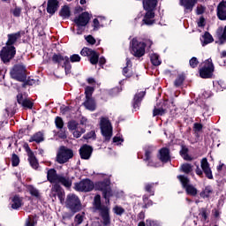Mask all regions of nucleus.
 Masks as SVG:
<instances>
[{"label":"nucleus","mask_w":226,"mask_h":226,"mask_svg":"<svg viewBox=\"0 0 226 226\" xmlns=\"http://www.w3.org/2000/svg\"><path fill=\"white\" fill-rule=\"evenodd\" d=\"M151 45H153V41L151 40H147L144 42L137 38H133L130 41L129 49L132 56L134 57H143L146 54V47L151 49Z\"/></svg>","instance_id":"nucleus-1"},{"label":"nucleus","mask_w":226,"mask_h":226,"mask_svg":"<svg viewBox=\"0 0 226 226\" xmlns=\"http://www.w3.org/2000/svg\"><path fill=\"white\" fill-rule=\"evenodd\" d=\"M158 0H143V8L146 10L147 13L143 19V23L147 26H153L154 24V9Z\"/></svg>","instance_id":"nucleus-2"},{"label":"nucleus","mask_w":226,"mask_h":226,"mask_svg":"<svg viewBox=\"0 0 226 226\" xmlns=\"http://www.w3.org/2000/svg\"><path fill=\"white\" fill-rule=\"evenodd\" d=\"M47 178L49 183L57 184L61 183L65 188H70L72 186V180L69 177L57 175V171L54 169H50L47 172Z\"/></svg>","instance_id":"nucleus-3"},{"label":"nucleus","mask_w":226,"mask_h":226,"mask_svg":"<svg viewBox=\"0 0 226 226\" xmlns=\"http://www.w3.org/2000/svg\"><path fill=\"white\" fill-rule=\"evenodd\" d=\"M94 206L95 209L100 211L104 225L110 223V216L109 215V207L102 205V197L96 195L94 199Z\"/></svg>","instance_id":"nucleus-4"},{"label":"nucleus","mask_w":226,"mask_h":226,"mask_svg":"<svg viewBox=\"0 0 226 226\" xmlns=\"http://www.w3.org/2000/svg\"><path fill=\"white\" fill-rule=\"evenodd\" d=\"M10 73L11 79L18 80L19 82H24L26 81V79H27V75L26 74V66L22 64H15L11 68Z\"/></svg>","instance_id":"nucleus-5"},{"label":"nucleus","mask_w":226,"mask_h":226,"mask_svg":"<svg viewBox=\"0 0 226 226\" xmlns=\"http://www.w3.org/2000/svg\"><path fill=\"white\" fill-rule=\"evenodd\" d=\"M177 179L180 181L183 188L185 189L187 195H190L191 197H196L197 193H199V190H197L193 185L190 184V178L185 175H179Z\"/></svg>","instance_id":"nucleus-6"},{"label":"nucleus","mask_w":226,"mask_h":226,"mask_svg":"<svg viewBox=\"0 0 226 226\" xmlns=\"http://www.w3.org/2000/svg\"><path fill=\"white\" fill-rule=\"evenodd\" d=\"M66 206L72 211V213H79L82 209V204L80 203V200L79 196L75 194L67 195L66 199Z\"/></svg>","instance_id":"nucleus-7"},{"label":"nucleus","mask_w":226,"mask_h":226,"mask_svg":"<svg viewBox=\"0 0 226 226\" xmlns=\"http://www.w3.org/2000/svg\"><path fill=\"white\" fill-rule=\"evenodd\" d=\"M97 190L102 192L103 197L106 200V203L109 204L110 197H112V189H110V180L105 179L104 181L98 182L95 185Z\"/></svg>","instance_id":"nucleus-8"},{"label":"nucleus","mask_w":226,"mask_h":226,"mask_svg":"<svg viewBox=\"0 0 226 226\" xmlns=\"http://www.w3.org/2000/svg\"><path fill=\"white\" fill-rule=\"evenodd\" d=\"M101 132L105 138V140H109L112 138V124L107 117H102L100 121Z\"/></svg>","instance_id":"nucleus-9"},{"label":"nucleus","mask_w":226,"mask_h":226,"mask_svg":"<svg viewBox=\"0 0 226 226\" xmlns=\"http://www.w3.org/2000/svg\"><path fill=\"white\" fill-rule=\"evenodd\" d=\"M213 72H215V65H213V60L209 58L200 70V76L201 79H211V77H213Z\"/></svg>","instance_id":"nucleus-10"},{"label":"nucleus","mask_w":226,"mask_h":226,"mask_svg":"<svg viewBox=\"0 0 226 226\" xmlns=\"http://www.w3.org/2000/svg\"><path fill=\"white\" fill-rule=\"evenodd\" d=\"M72 158H73V151H72V149L64 147H60L56 154L57 163H66V162Z\"/></svg>","instance_id":"nucleus-11"},{"label":"nucleus","mask_w":226,"mask_h":226,"mask_svg":"<svg viewBox=\"0 0 226 226\" xmlns=\"http://www.w3.org/2000/svg\"><path fill=\"white\" fill-rule=\"evenodd\" d=\"M94 189V183L90 179H83L78 183L74 184V190L76 192H91Z\"/></svg>","instance_id":"nucleus-12"},{"label":"nucleus","mask_w":226,"mask_h":226,"mask_svg":"<svg viewBox=\"0 0 226 226\" xmlns=\"http://www.w3.org/2000/svg\"><path fill=\"white\" fill-rule=\"evenodd\" d=\"M16 53L15 47L7 45L0 51V57L4 63H10L15 57Z\"/></svg>","instance_id":"nucleus-13"},{"label":"nucleus","mask_w":226,"mask_h":226,"mask_svg":"<svg viewBox=\"0 0 226 226\" xmlns=\"http://www.w3.org/2000/svg\"><path fill=\"white\" fill-rule=\"evenodd\" d=\"M80 54L84 57H89L91 64H98L99 55L96 53V51L89 48H83Z\"/></svg>","instance_id":"nucleus-14"},{"label":"nucleus","mask_w":226,"mask_h":226,"mask_svg":"<svg viewBox=\"0 0 226 226\" xmlns=\"http://www.w3.org/2000/svg\"><path fill=\"white\" fill-rule=\"evenodd\" d=\"M79 154L82 160H89V158H91V154H93V147L89 145H84L79 149Z\"/></svg>","instance_id":"nucleus-15"},{"label":"nucleus","mask_w":226,"mask_h":226,"mask_svg":"<svg viewBox=\"0 0 226 226\" xmlns=\"http://www.w3.org/2000/svg\"><path fill=\"white\" fill-rule=\"evenodd\" d=\"M89 13L83 12L81 15H79L78 18L74 19L75 24L77 26H87L90 20Z\"/></svg>","instance_id":"nucleus-16"},{"label":"nucleus","mask_w":226,"mask_h":226,"mask_svg":"<svg viewBox=\"0 0 226 226\" xmlns=\"http://www.w3.org/2000/svg\"><path fill=\"white\" fill-rule=\"evenodd\" d=\"M201 169L208 179H213V171H211V168H209V162H207V158L201 160Z\"/></svg>","instance_id":"nucleus-17"},{"label":"nucleus","mask_w":226,"mask_h":226,"mask_svg":"<svg viewBox=\"0 0 226 226\" xmlns=\"http://www.w3.org/2000/svg\"><path fill=\"white\" fill-rule=\"evenodd\" d=\"M196 4L197 0H179V4L185 8V13L192 11Z\"/></svg>","instance_id":"nucleus-18"},{"label":"nucleus","mask_w":226,"mask_h":226,"mask_svg":"<svg viewBox=\"0 0 226 226\" xmlns=\"http://www.w3.org/2000/svg\"><path fill=\"white\" fill-rule=\"evenodd\" d=\"M217 17L220 20H226V2H221L217 6Z\"/></svg>","instance_id":"nucleus-19"},{"label":"nucleus","mask_w":226,"mask_h":226,"mask_svg":"<svg viewBox=\"0 0 226 226\" xmlns=\"http://www.w3.org/2000/svg\"><path fill=\"white\" fill-rule=\"evenodd\" d=\"M59 8V2L57 0H48L47 11L50 15H54Z\"/></svg>","instance_id":"nucleus-20"},{"label":"nucleus","mask_w":226,"mask_h":226,"mask_svg":"<svg viewBox=\"0 0 226 226\" xmlns=\"http://www.w3.org/2000/svg\"><path fill=\"white\" fill-rule=\"evenodd\" d=\"M153 151H154V147H147L145 148V161L148 162L147 165L149 167H154V164L152 163L153 160H151V158H153Z\"/></svg>","instance_id":"nucleus-21"},{"label":"nucleus","mask_w":226,"mask_h":226,"mask_svg":"<svg viewBox=\"0 0 226 226\" xmlns=\"http://www.w3.org/2000/svg\"><path fill=\"white\" fill-rule=\"evenodd\" d=\"M69 58L70 57L63 56L61 53H54L51 57V60L56 64H61L62 63H67Z\"/></svg>","instance_id":"nucleus-22"},{"label":"nucleus","mask_w":226,"mask_h":226,"mask_svg":"<svg viewBox=\"0 0 226 226\" xmlns=\"http://www.w3.org/2000/svg\"><path fill=\"white\" fill-rule=\"evenodd\" d=\"M17 98L18 103H19V105H22V107H25L26 109H33V102L31 100L24 98L22 94H18Z\"/></svg>","instance_id":"nucleus-23"},{"label":"nucleus","mask_w":226,"mask_h":226,"mask_svg":"<svg viewBox=\"0 0 226 226\" xmlns=\"http://www.w3.org/2000/svg\"><path fill=\"white\" fill-rule=\"evenodd\" d=\"M7 36H8V41L6 42V45L9 47H13L12 45L17 42V40H20L21 34L20 32H17L14 34H10Z\"/></svg>","instance_id":"nucleus-24"},{"label":"nucleus","mask_w":226,"mask_h":226,"mask_svg":"<svg viewBox=\"0 0 226 226\" xmlns=\"http://www.w3.org/2000/svg\"><path fill=\"white\" fill-rule=\"evenodd\" d=\"M123 75L127 79L133 77V71L132 70V60L126 58V66L123 69Z\"/></svg>","instance_id":"nucleus-25"},{"label":"nucleus","mask_w":226,"mask_h":226,"mask_svg":"<svg viewBox=\"0 0 226 226\" xmlns=\"http://www.w3.org/2000/svg\"><path fill=\"white\" fill-rule=\"evenodd\" d=\"M160 160L163 163H167L169 160H170V152L169 151V148H162L160 150Z\"/></svg>","instance_id":"nucleus-26"},{"label":"nucleus","mask_w":226,"mask_h":226,"mask_svg":"<svg viewBox=\"0 0 226 226\" xmlns=\"http://www.w3.org/2000/svg\"><path fill=\"white\" fill-rule=\"evenodd\" d=\"M28 162L32 167V169H38L39 164H38V160H36V157L34 156V154L28 149Z\"/></svg>","instance_id":"nucleus-27"},{"label":"nucleus","mask_w":226,"mask_h":226,"mask_svg":"<svg viewBox=\"0 0 226 226\" xmlns=\"http://www.w3.org/2000/svg\"><path fill=\"white\" fill-rule=\"evenodd\" d=\"M146 96V92L142 91L134 96V102H133V109L137 110L139 109V106L140 105V102H142V97Z\"/></svg>","instance_id":"nucleus-28"},{"label":"nucleus","mask_w":226,"mask_h":226,"mask_svg":"<svg viewBox=\"0 0 226 226\" xmlns=\"http://www.w3.org/2000/svg\"><path fill=\"white\" fill-rule=\"evenodd\" d=\"M83 105L87 109V110H91L92 112L96 110V102H94V99H92V97L87 98Z\"/></svg>","instance_id":"nucleus-29"},{"label":"nucleus","mask_w":226,"mask_h":226,"mask_svg":"<svg viewBox=\"0 0 226 226\" xmlns=\"http://www.w3.org/2000/svg\"><path fill=\"white\" fill-rule=\"evenodd\" d=\"M213 36L208 32L205 33L200 39L202 47H206L208 43H213Z\"/></svg>","instance_id":"nucleus-30"},{"label":"nucleus","mask_w":226,"mask_h":226,"mask_svg":"<svg viewBox=\"0 0 226 226\" xmlns=\"http://www.w3.org/2000/svg\"><path fill=\"white\" fill-rule=\"evenodd\" d=\"M43 140H45L43 133L38 132L30 138L29 142H36L37 144H40V142H43Z\"/></svg>","instance_id":"nucleus-31"},{"label":"nucleus","mask_w":226,"mask_h":226,"mask_svg":"<svg viewBox=\"0 0 226 226\" xmlns=\"http://www.w3.org/2000/svg\"><path fill=\"white\" fill-rule=\"evenodd\" d=\"M11 207L12 209H19L22 206V200L19 196H14L11 199Z\"/></svg>","instance_id":"nucleus-32"},{"label":"nucleus","mask_w":226,"mask_h":226,"mask_svg":"<svg viewBox=\"0 0 226 226\" xmlns=\"http://www.w3.org/2000/svg\"><path fill=\"white\" fill-rule=\"evenodd\" d=\"M212 193L213 187L208 185L202 190V192L200 193V197H201V199H208V197H211Z\"/></svg>","instance_id":"nucleus-33"},{"label":"nucleus","mask_w":226,"mask_h":226,"mask_svg":"<svg viewBox=\"0 0 226 226\" xmlns=\"http://www.w3.org/2000/svg\"><path fill=\"white\" fill-rule=\"evenodd\" d=\"M27 190L33 197H35V199H41V194L40 193V191L36 189L34 186L28 185Z\"/></svg>","instance_id":"nucleus-34"},{"label":"nucleus","mask_w":226,"mask_h":226,"mask_svg":"<svg viewBox=\"0 0 226 226\" xmlns=\"http://www.w3.org/2000/svg\"><path fill=\"white\" fill-rule=\"evenodd\" d=\"M199 216H200L201 222H207V217L209 216V211L206 208H201L200 210Z\"/></svg>","instance_id":"nucleus-35"},{"label":"nucleus","mask_w":226,"mask_h":226,"mask_svg":"<svg viewBox=\"0 0 226 226\" xmlns=\"http://www.w3.org/2000/svg\"><path fill=\"white\" fill-rule=\"evenodd\" d=\"M180 169L185 174H190V172L193 170V166L190 163H184L181 165Z\"/></svg>","instance_id":"nucleus-36"},{"label":"nucleus","mask_w":226,"mask_h":226,"mask_svg":"<svg viewBox=\"0 0 226 226\" xmlns=\"http://www.w3.org/2000/svg\"><path fill=\"white\" fill-rule=\"evenodd\" d=\"M70 15V7L66 5L64 6L60 11V16L63 17V19H69Z\"/></svg>","instance_id":"nucleus-37"},{"label":"nucleus","mask_w":226,"mask_h":226,"mask_svg":"<svg viewBox=\"0 0 226 226\" xmlns=\"http://www.w3.org/2000/svg\"><path fill=\"white\" fill-rule=\"evenodd\" d=\"M151 63L154 64V66H160L162 64V61L160 60L158 55L156 54H152L150 56Z\"/></svg>","instance_id":"nucleus-38"},{"label":"nucleus","mask_w":226,"mask_h":226,"mask_svg":"<svg viewBox=\"0 0 226 226\" xmlns=\"http://www.w3.org/2000/svg\"><path fill=\"white\" fill-rule=\"evenodd\" d=\"M180 154L184 160H186L187 162H192V157L188 154V148L183 147L180 151Z\"/></svg>","instance_id":"nucleus-39"},{"label":"nucleus","mask_w":226,"mask_h":226,"mask_svg":"<svg viewBox=\"0 0 226 226\" xmlns=\"http://www.w3.org/2000/svg\"><path fill=\"white\" fill-rule=\"evenodd\" d=\"M55 124L58 130H63V127L64 126V122L63 121V118H61V117H56Z\"/></svg>","instance_id":"nucleus-40"},{"label":"nucleus","mask_w":226,"mask_h":226,"mask_svg":"<svg viewBox=\"0 0 226 226\" xmlns=\"http://www.w3.org/2000/svg\"><path fill=\"white\" fill-rule=\"evenodd\" d=\"M67 126L71 132H73L77 130V128H79V123H77L74 120H72L68 123Z\"/></svg>","instance_id":"nucleus-41"},{"label":"nucleus","mask_w":226,"mask_h":226,"mask_svg":"<svg viewBox=\"0 0 226 226\" xmlns=\"http://www.w3.org/2000/svg\"><path fill=\"white\" fill-rule=\"evenodd\" d=\"M83 133H86V130L82 128L80 129L78 127L77 130H74V132H72V135L76 139H79V137L82 136Z\"/></svg>","instance_id":"nucleus-42"},{"label":"nucleus","mask_w":226,"mask_h":226,"mask_svg":"<svg viewBox=\"0 0 226 226\" xmlns=\"http://www.w3.org/2000/svg\"><path fill=\"white\" fill-rule=\"evenodd\" d=\"M153 188H154V183L146 184L145 185L146 192L150 193V195H154V191H153Z\"/></svg>","instance_id":"nucleus-43"},{"label":"nucleus","mask_w":226,"mask_h":226,"mask_svg":"<svg viewBox=\"0 0 226 226\" xmlns=\"http://www.w3.org/2000/svg\"><path fill=\"white\" fill-rule=\"evenodd\" d=\"M165 109L160 108H154V110H153V116L154 117H156V116H163L165 114Z\"/></svg>","instance_id":"nucleus-44"},{"label":"nucleus","mask_w":226,"mask_h":226,"mask_svg":"<svg viewBox=\"0 0 226 226\" xmlns=\"http://www.w3.org/2000/svg\"><path fill=\"white\" fill-rule=\"evenodd\" d=\"M63 68L65 70L66 75L72 72V64H70V58L67 59V62L64 63Z\"/></svg>","instance_id":"nucleus-45"},{"label":"nucleus","mask_w":226,"mask_h":226,"mask_svg":"<svg viewBox=\"0 0 226 226\" xmlns=\"http://www.w3.org/2000/svg\"><path fill=\"white\" fill-rule=\"evenodd\" d=\"M185 82V76L183 75H178V77L176 79L174 85L176 87H179Z\"/></svg>","instance_id":"nucleus-46"},{"label":"nucleus","mask_w":226,"mask_h":226,"mask_svg":"<svg viewBox=\"0 0 226 226\" xmlns=\"http://www.w3.org/2000/svg\"><path fill=\"white\" fill-rule=\"evenodd\" d=\"M94 91V88H93L92 87H87L85 89L86 99L91 98V96H93Z\"/></svg>","instance_id":"nucleus-47"},{"label":"nucleus","mask_w":226,"mask_h":226,"mask_svg":"<svg viewBox=\"0 0 226 226\" xmlns=\"http://www.w3.org/2000/svg\"><path fill=\"white\" fill-rule=\"evenodd\" d=\"M74 221L77 225H80L84 222V213L76 215Z\"/></svg>","instance_id":"nucleus-48"},{"label":"nucleus","mask_w":226,"mask_h":226,"mask_svg":"<svg viewBox=\"0 0 226 226\" xmlns=\"http://www.w3.org/2000/svg\"><path fill=\"white\" fill-rule=\"evenodd\" d=\"M11 163H12V167H18L19 163H20V159L15 154H12Z\"/></svg>","instance_id":"nucleus-49"},{"label":"nucleus","mask_w":226,"mask_h":226,"mask_svg":"<svg viewBox=\"0 0 226 226\" xmlns=\"http://www.w3.org/2000/svg\"><path fill=\"white\" fill-rule=\"evenodd\" d=\"M214 86L215 87H217L218 91H223V89H226V85L223 81H218Z\"/></svg>","instance_id":"nucleus-50"},{"label":"nucleus","mask_w":226,"mask_h":226,"mask_svg":"<svg viewBox=\"0 0 226 226\" xmlns=\"http://www.w3.org/2000/svg\"><path fill=\"white\" fill-rule=\"evenodd\" d=\"M71 61V63H80V56L74 54L72 55L69 58V62Z\"/></svg>","instance_id":"nucleus-51"},{"label":"nucleus","mask_w":226,"mask_h":226,"mask_svg":"<svg viewBox=\"0 0 226 226\" xmlns=\"http://www.w3.org/2000/svg\"><path fill=\"white\" fill-rule=\"evenodd\" d=\"M113 211L116 215H118L121 216V215H123V213H124V208L119 207V206H116L114 208H113Z\"/></svg>","instance_id":"nucleus-52"},{"label":"nucleus","mask_w":226,"mask_h":226,"mask_svg":"<svg viewBox=\"0 0 226 226\" xmlns=\"http://www.w3.org/2000/svg\"><path fill=\"white\" fill-rule=\"evenodd\" d=\"M85 40L90 45H94V43H96V39H94V37H93V35L85 36Z\"/></svg>","instance_id":"nucleus-53"},{"label":"nucleus","mask_w":226,"mask_h":226,"mask_svg":"<svg viewBox=\"0 0 226 226\" xmlns=\"http://www.w3.org/2000/svg\"><path fill=\"white\" fill-rule=\"evenodd\" d=\"M147 226H162L158 221H154L151 219L147 220Z\"/></svg>","instance_id":"nucleus-54"},{"label":"nucleus","mask_w":226,"mask_h":226,"mask_svg":"<svg viewBox=\"0 0 226 226\" xmlns=\"http://www.w3.org/2000/svg\"><path fill=\"white\" fill-rule=\"evenodd\" d=\"M189 63L192 68H197V65L199 64V60H197V57H192L191 58Z\"/></svg>","instance_id":"nucleus-55"},{"label":"nucleus","mask_w":226,"mask_h":226,"mask_svg":"<svg viewBox=\"0 0 226 226\" xmlns=\"http://www.w3.org/2000/svg\"><path fill=\"white\" fill-rule=\"evenodd\" d=\"M51 192H55L56 193H60L63 192V189H61V185L55 184L51 189Z\"/></svg>","instance_id":"nucleus-56"},{"label":"nucleus","mask_w":226,"mask_h":226,"mask_svg":"<svg viewBox=\"0 0 226 226\" xmlns=\"http://www.w3.org/2000/svg\"><path fill=\"white\" fill-rule=\"evenodd\" d=\"M20 13H22V9L19 7H16L12 11L14 17H20Z\"/></svg>","instance_id":"nucleus-57"},{"label":"nucleus","mask_w":226,"mask_h":226,"mask_svg":"<svg viewBox=\"0 0 226 226\" xmlns=\"http://www.w3.org/2000/svg\"><path fill=\"white\" fill-rule=\"evenodd\" d=\"M93 26L94 31H98V29H100V21H98V19H94Z\"/></svg>","instance_id":"nucleus-58"},{"label":"nucleus","mask_w":226,"mask_h":226,"mask_svg":"<svg viewBox=\"0 0 226 226\" xmlns=\"http://www.w3.org/2000/svg\"><path fill=\"white\" fill-rule=\"evenodd\" d=\"M204 26H206V19L203 17H201L198 21V26L204 27Z\"/></svg>","instance_id":"nucleus-59"},{"label":"nucleus","mask_w":226,"mask_h":226,"mask_svg":"<svg viewBox=\"0 0 226 226\" xmlns=\"http://www.w3.org/2000/svg\"><path fill=\"white\" fill-rule=\"evenodd\" d=\"M26 226H34V220L28 218L26 222Z\"/></svg>","instance_id":"nucleus-60"},{"label":"nucleus","mask_w":226,"mask_h":226,"mask_svg":"<svg viewBox=\"0 0 226 226\" xmlns=\"http://www.w3.org/2000/svg\"><path fill=\"white\" fill-rule=\"evenodd\" d=\"M206 9L203 7V6H200V7H197V11H196V13L198 15H202V13H204V11Z\"/></svg>","instance_id":"nucleus-61"},{"label":"nucleus","mask_w":226,"mask_h":226,"mask_svg":"<svg viewBox=\"0 0 226 226\" xmlns=\"http://www.w3.org/2000/svg\"><path fill=\"white\" fill-rule=\"evenodd\" d=\"M218 172H222V170H226V165L223 163H221L219 166H217Z\"/></svg>","instance_id":"nucleus-62"},{"label":"nucleus","mask_w":226,"mask_h":226,"mask_svg":"<svg viewBox=\"0 0 226 226\" xmlns=\"http://www.w3.org/2000/svg\"><path fill=\"white\" fill-rule=\"evenodd\" d=\"M86 26H78L77 34H80L84 31Z\"/></svg>","instance_id":"nucleus-63"},{"label":"nucleus","mask_w":226,"mask_h":226,"mask_svg":"<svg viewBox=\"0 0 226 226\" xmlns=\"http://www.w3.org/2000/svg\"><path fill=\"white\" fill-rule=\"evenodd\" d=\"M194 128L197 132H200L202 130V124H194Z\"/></svg>","instance_id":"nucleus-64"}]
</instances>
